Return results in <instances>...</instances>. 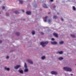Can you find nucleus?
Instances as JSON below:
<instances>
[{"mask_svg": "<svg viewBox=\"0 0 76 76\" xmlns=\"http://www.w3.org/2000/svg\"><path fill=\"white\" fill-rule=\"evenodd\" d=\"M48 43V41L45 42H40V45H42V47H45L46 46L47 44Z\"/></svg>", "mask_w": 76, "mask_h": 76, "instance_id": "f257e3e1", "label": "nucleus"}, {"mask_svg": "<svg viewBox=\"0 0 76 76\" xmlns=\"http://www.w3.org/2000/svg\"><path fill=\"white\" fill-rule=\"evenodd\" d=\"M64 69L66 71H68V72H72V69L69 67H64Z\"/></svg>", "mask_w": 76, "mask_h": 76, "instance_id": "f03ea898", "label": "nucleus"}, {"mask_svg": "<svg viewBox=\"0 0 76 76\" xmlns=\"http://www.w3.org/2000/svg\"><path fill=\"white\" fill-rule=\"evenodd\" d=\"M20 66H21L20 65H17L16 66H15L14 67V68L15 69H18L19 68V67H20Z\"/></svg>", "mask_w": 76, "mask_h": 76, "instance_id": "7ed1b4c3", "label": "nucleus"}, {"mask_svg": "<svg viewBox=\"0 0 76 76\" xmlns=\"http://www.w3.org/2000/svg\"><path fill=\"white\" fill-rule=\"evenodd\" d=\"M51 74L52 75H56L57 74V72L55 71H52L51 72Z\"/></svg>", "mask_w": 76, "mask_h": 76, "instance_id": "20e7f679", "label": "nucleus"}, {"mask_svg": "<svg viewBox=\"0 0 76 76\" xmlns=\"http://www.w3.org/2000/svg\"><path fill=\"white\" fill-rule=\"evenodd\" d=\"M47 18H48V16H46L45 18L44 19V21L45 22H47Z\"/></svg>", "mask_w": 76, "mask_h": 76, "instance_id": "39448f33", "label": "nucleus"}, {"mask_svg": "<svg viewBox=\"0 0 76 76\" xmlns=\"http://www.w3.org/2000/svg\"><path fill=\"white\" fill-rule=\"evenodd\" d=\"M53 35L56 38H58V34H57L56 33H54L53 34Z\"/></svg>", "mask_w": 76, "mask_h": 76, "instance_id": "423d86ee", "label": "nucleus"}, {"mask_svg": "<svg viewBox=\"0 0 76 76\" xmlns=\"http://www.w3.org/2000/svg\"><path fill=\"white\" fill-rule=\"evenodd\" d=\"M26 13V14L28 15H29L31 14V11H27Z\"/></svg>", "mask_w": 76, "mask_h": 76, "instance_id": "0eeeda50", "label": "nucleus"}, {"mask_svg": "<svg viewBox=\"0 0 76 76\" xmlns=\"http://www.w3.org/2000/svg\"><path fill=\"white\" fill-rule=\"evenodd\" d=\"M28 62L30 63V64H33V62L30 60H28Z\"/></svg>", "mask_w": 76, "mask_h": 76, "instance_id": "6e6552de", "label": "nucleus"}, {"mask_svg": "<svg viewBox=\"0 0 76 76\" xmlns=\"http://www.w3.org/2000/svg\"><path fill=\"white\" fill-rule=\"evenodd\" d=\"M51 43L52 44H57V42H56L55 41L53 42H51Z\"/></svg>", "mask_w": 76, "mask_h": 76, "instance_id": "1a4fd4ad", "label": "nucleus"}, {"mask_svg": "<svg viewBox=\"0 0 76 76\" xmlns=\"http://www.w3.org/2000/svg\"><path fill=\"white\" fill-rule=\"evenodd\" d=\"M43 7H45V8H48V7L47 6L46 4H43Z\"/></svg>", "mask_w": 76, "mask_h": 76, "instance_id": "9d476101", "label": "nucleus"}, {"mask_svg": "<svg viewBox=\"0 0 76 76\" xmlns=\"http://www.w3.org/2000/svg\"><path fill=\"white\" fill-rule=\"evenodd\" d=\"M58 53L60 54H62L63 53V51H61L60 52H58Z\"/></svg>", "mask_w": 76, "mask_h": 76, "instance_id": "9b49d317", "label": "nucleus"}, {"mask_svg": "<svg viewBox=\"0 0 76 76\" xmlns=\"http://www.w3.org/2000/svg\"><path fill=\"white\" fill-rule=\"evenodd\" d=\"M4 69L5 70H8V71H9V70H10V69H9V68H7L6 67H5Z\"/></svg>", "mask_w": 76, "mask_h": 76, "instance_id": "f8f14e48", "label": "nucleus"}, {"mask_svg": "<svg viewBox=\"0 0 76 76\" xmlns=\"http://www.w3.org/2000/svg\"><path fill=\"white\" fill-rule=\"evenodd\" d=\"M53 19H57V18H58V17H57V16H54L53 17Z\"/></svg>", "mask_w": 76, "mask_h": 76, "instance_id": "ddd939ff", "label": "nucleus"}, {"mask_svg": "<svg viewBox=\"0 0 76 76\" xmlns=\"http://www.w3.org/2000/svg\"><path fill=\"white\" fill-rule=\"evenodd\" d=\"M70 36L72 37V38H75L76 37V36L75 35L73 34H71Z\"/></svg>", "mask_w": 76, "mask_h": 76, "instance_id": "4468645a", "label": "nucleus"}, {"mask_svg": "<svg viewBox=\"0 0 76 76\" xmlns=\"http://www.w3.org/2000/svg\"><path fill=\"white\" fill-rule=\"evenodd\" d=\"M64 43V42L63 41H62L61 42H59V44H63Z\"/></svg>", "mask_w": 76, "mask_h": 76, "instance_id": "2eb2a0df", "label": "nucleus"}, {"mask_svg": "<svg viewBox=\"0 0 76 76\" xmlns=\"http://www.w3.org/2000/svg\"><path fill=\"white\" fill-rule=\"evenodd\" d=\"M24 67L25 68H27V65H26V63H25Z\"/></svg>", "mask_w": 76, "mask_h": 76, "instance_id": "dca6fc26", "label": "nucleus"}, {"mask_svg": "<svg viewBox=\"0 0 76 76\" xmlns=\"http://www.w3.org/2000/svg\"><path fill=\"white\" fill-rule=\"evenodd\" d=\"M19 72H20V73H22V74H23V70H22L19 71Z\"/></svg>", "mask_w": 76, "mask_h": 76, "instance_id": "f3484780", "label": "nucleus"}, {"mask_svg": "<svg viewBox=\"0 0 76 76\" xmlns=\"http://www.w3.org/2000/svg\"><path fill=\"white\" fill-rule=\"evenodd\" d=\"M63 58L61 57H60L59 58V60H63Z\"/></svg>", "mask_w": 76, "mask_h": 76, "instance_id": "a211bd4d", "label": "nucleus"}, {"mask_svg": "<svg viewBox=\"0 0 76 76\" xmlns=\"http://www.w3.org/2000/svg\"><path fill=\"white\" fill-rule=\"evenodd\" d=\"M20 3V4H23V1H21V0H20L19 1Z\"/></svg>", "mask_w": 76, "mask_h": 76, "instance_id": "6ab92c4d", "label": "nucleus"}, {"mask_svg": "<svg viewBox=\"0 0 76 76\" xmlns=\"http://www.w3.org/2000/svg\"><path fill=\"white\" fill-rule=\"evenodd\" d=\"M15 14H19V12L18 11H15Z\"/></svg>", "mask_w": 76, "mask_h": 76, "instance_id": "aec40b11", "label": "nucleus"}, {"mask_svg": "<svg viewBox=\"0 0 76 76\" xmlns=\"http://www.w3.org/2000/svg\"><path fill=\"white\" fill-rule=\"evenodd\" d=\"M32 35H34V34H35V32L34 31H33L32 32Z\"/></svg>", "mask_w": 76, "mask_h": 76, "instance_id": "412c9836", "label": "nucleus"}, {"mask_svg": "<svg viewBox=\"0 0 76 76\" xmlns=\"http://www.w3.org/2000/svg\"><path fill=\"white\" fill-rule=\"evenodd\" d=\"M45 56H43L42 57V60H44L45 59Z\"/></svg>", "mask_w": 76, "mask_h": 76, "instance_id": "4be33fe9", "label": "nucleus"}, {"mask_svg": "<svg viewBox=\"0 0 76 76\" xmlns=\"http://www.w3.org/2000/svg\"><path fill=\"white\" fill-rule=\"evenodd\" d=\"M24 72H28V69H25Z\"/></svg>", "mask_w": 76, "mask_h": 76, "instance_id": "5701e85b", "label": "nucleus"}, {"mask_svg": "<svg viewBox=\"0 0 76 76\" xmlns=\"http://www.w3.org/2000/svg\"><path fill=\"white\" fill-rule=\"evenodd\" d=\"M73 10H76V8H75V6L73 7Z\"/></svg>", "mask_w": 76, "mask_h": 76, "instance_id": "b1692460", "label": "nucleus"}, {"mask_svg": "<svg viewBox=\"0 0 76 76\" xmlns=\"http://www.w3.org/2000/svg\"><path fill=\"white\" fill-rule=\"evenodd\" d=\"M15 34L16 35H17V36H19V33L18 32H16Z\"/></svg>", "mask_w": 76, "mask_h": 76, "instance_id": "393cba45", "label": "nucleus"}, {"mask_svg": "<svg viewBox=\"0 0 76 76\" xmlns=\"http://www.w3.org/2000/svg\"><path fill=\"white\" fill-rule=\"evenodd\" d=\"M48 22L49 23H50V22H51V20H50V19H49L48 20Z\"/></svg>", "mask_w": 76, "mask_h": 76, "instance_id": "a878e982", "label": "nucleus"}, {"mask_svg": "<svg viewBox=\"0 0 76 76\" xmlns=\"http://www.w3.org/2000/svg\"><path fill=\"white\" fill-rule=\"evenodd\" d=\"M41 35H44V33H43V32H41Z\"/></svg>", "mask_w": 76, "mask_h": 76, "instance_id": "bb28decb", "label": "nucleus"}, {"mask_svg": "<svg viewBox=\"0 0 76 76\" xmlns=\"http://www.w3.org/2000/svg\"><path fill=\"white\" fill-rule=\"evenodd\" d=\"M5 9V7H4V6H3L2 7V9L3 10H4V9Z\"/></svg>", "mask_w": 76, "mask_h": 76, "instance_id": "cd10ccee", "label": "nucleus"}, {"mask_svg": "<svg viewBox=\"0 0 76 76\" xmlns=\"http://www.w3.org/2000/svg\"><path fill=\"white\" fill-rule=\"evenodd\" d=\"M61 19L62 21H63V20H64L63 18H61Z\"/></svg>", "mask_w": 76, "mask_h": 76, "instance_id": "c85d7f7f", "label": "nucleus"}, {"mask_svg": "<svg viewBox=\"0 0 76 76\" xmlns=\"http://www.w3.org/2000/svg\"><path fill=\"white\" fill-rule=\"evenodd\" d=\"M51 40H52V41H54V39L52 38L51 39Z\"/></svg>", "mask_w": 76, "mask_h": 76, "instance_id": "c756f323", "label": "nucleus"}, {"mask_svg": "<svg viewBox=\"0 0 76 76\" xmlns=\"http://www.w3.org/2000/svg\"><path fill=\"white\" fill-rule=\"evenodd\" d=\"M23 12H25V11L23 10H21Z\"/></svg>", "mask_w": 76, "mask_h": 76, "instance_id": "7c9ffc66", "label": "nucleus"}, {"mask_svg": "<svg viewBox=\"0 0 76 76\" xmlns=\"http://www.w3.org/2000/svg\"><path fill=\"white\" fill-rule=\"evenodd\" d=\"M9 58V57L8 56H7V57H6V58Z\"/></svg>", "mask_w": 76, "mask_h": 76, "instance_id": "2f4dec72", "label": "nucleus"}, {"mask_svg": "<svg viewBox=\"0 0 76 76\" xmlns=\"http://www.w3.org/2000/svg\"><path fill=\"white\" fill-rule=\"evenodd\" d=\"M2 42V41L1 40H0V43H1Z\"/></svg>", "mask_w": 76, "mask_h": 76, "instance_id": "473e14b6", "label": "nucleus"}, {"mask_svg": "<svg viewBox=\"0 0 76 76\" xmlns=\"http://www.w3.org/2000/svg\"><path fill=\"white\" fill-rule=\"evenodd\" d=\"M50 1L51 2H53V0H50Z\"/></svg>", "mask_w": 76, "mask_h": 76, "instance_id": "72a5a7b5", "label": "nucleus"}, {"mask_svg": "<svg viewBox=\"0 0 76 76\" xmlns=\"http://www.w3.org/2000/svg\"><path fill=\"white\" fill-rule=\"evenodd\" d=\"M56 7L55 6H54L53 7V8H55Z\"/></svg>", "mask_w": 76, "mask_h": 76, "instance_id": "f704fd0d", "label": "nucleus"}, {"mask_svg": "<svg viewBox=\"0 0 76 76\" xmlns=\"http://www.w3.org/2000/svg\"><path fill=\"white\" fill-rule=\"evenodd\" d=\"M70 75H71V76H72V75H73V74H70Z\"/></svg>", "mask_w": 76, "mask_h": 76, "instance_id": "c9c22d12", "label": "nucleus"}, {"mask_svg": "<svg viewBox=\"0 0 76 76\" xmlns=\"http://www.w3.org/2000/svg\"><path fill=\"white\" fill-rule=\"evenodd\" d=\"M50 12L48 13V14H50Z\"/></svg>", "mask_w": 76, "mask_h": 76, "instance_id": "e433bc0d", "label": "nucleus"}, {"mask_svg": "<svg viewBox=\"0 0 76 76\" xmlns=\"http://www.w3.org/2000/svg\"><path fill=\"white\" fill-rule=\"evenodd\" d=\"M57 15H58L59 14H58V13H57Z\"/></svg>", "mask_w": 76, "mask_h": 76, "instance_id": "4c0bfd02", "label": "nucleus"}, {"mask_svg": "<svg viewBox=\"0 0 76 76\" xmlns=\"http://www.w3.org/2000/svg\"><path fill=\"white\" fill-rule=\"evenodd\" d=\"M25 20V19H24V20Z\"/></svg>", "mask_w": 76, "mask_h": 76, "instance_id": "58836bf2", "label": "nucleus"}, {"mask_svg": "<svg viewBox=\"0 0 76 76\" xmlns=\"http://www.w3.org/2000/svg\"><path fill=\"white\" fill-rule=\"evenodd\" d=\"M1 13L0 12V14H1Z\"/></svg>", "mask_w": 76, "mask_h": 76, "instance_id": "ea45409f", "label": "nucleus"}]
</instances>
